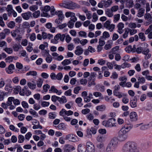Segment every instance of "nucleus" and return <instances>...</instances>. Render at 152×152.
Masks as SVG:
<instances>
[{
	"instance_id": "1",
	"label": "nucleus",
	"mask_w": 152,
	"mask_h": 152,
	"mask_svg": "<svg viewBox=\"0 0 152 152\" xmlns=\"http://www.w3.org/2000/svg\"><path fill=\"white\" fill-rule=\"evenodd\" d=\"M122 152H138L139 149L137 144L132 141H128L123 146Z\"/></svg>"
},
{
	"instance_id": "2",
	"label": "nucleus",
	"mask_w": 152,
	"mask_h": 152,
	"mask_svg": "<svg viewBox=\"0 0 152 152\" xmlns=\"http://www.w3.org/2000/svg\"><path fill=\"white\" fill-rule=\"evenodd\" d=\"M63 6L65 8L70 10H73L80 7L79 5L72 1H69L64 3L63 4Z\"/></svg>"
},
{
	"instance_id": "3",
	"label": "nucleus",
	"mask_w": 152,
	"mask_h": 152,
	"mask_svg": "<svg viewBox=\"0 0 152 152\" xmlns=\"http://www.w3.org/2000/svg\"><path fill=\"white\" fill-rule=\"evenodd\" d=\"M115 118H112L107 121H104L102 122V124L106 127H111L115 126L116 124L115 123Z\"/></svg>"
},
{
	"instance_id": "4",
	"label": "nucleus",
	"mask_w": 152,
	"mask_h": 152,
	"mask_svg": "<svg viewBox=\"0 0 152 152\" xmlns=\"http://www.w3.org/2000/svg\"><path fill=\"white\" fill-rule=\"evenodd\" d=\"M96 74L94 72H91L90 75V77L89 78L88 85L89 86H91L92 85H95V77Z\"/></svg>"
},
{
	"instance_id": "5",
	"label": "nucleus",
	"mask_w": 152,
	"mask_h": 152,
	"mask_svg": "<svg viewBox=\"0 0 152 152\" xmlns=\"http://www.w3.org/2000/svg\"><path fill=\"white\" fill-rule=\"evenodd\" d=\"M104 28L110 31H112L115 28V25L113 24H110V22L109 20L106 21L104 23Z\"/></svg>"
},
{
	"instance_id": "6",
	"label": "nucleus",
	"mask_w": 152,
	"mask_h": 152,
	"mask_svg": "<svg viewBox=\"0 0 152 152\" xmlns=\"http://www.w3.org/2000/svg\"><path fill=\"white\" fill-rule=\"evenodd\" d=\"M145 19L147 20L145 23L146 26H148L149 24L152 23V12L150 13H146L144 16Z\"/></svg>"
},
{
	"instance_id": "7",
	"label": "nucleus",
	"mask_w": 152,
	"mask_h": 152,
	"mask_svg": "<svg viewBox=\"0 0 152 152\" xmlns=\"http://www.w3.org/2000/svg\"><path fill=\"white\" fill-rule=\"evenodd\" d=\"M50 8L51 7L49 6H45L44 7L43 10L42 11L41 16L44 17H49L50 16L48 15L47 12L50 10Z\"/></svg>"
},
{
	"instance_id": "8",
	"label": "nucleus",
	"mask_w": 152,
	"mask_h": 152,
	"mask_svg": "<svg viewBox=\"0 0 152 152\" xmlns=\"http://www.w3.org/2000/svg\"><path fill=\"white\" fill-rule=\"evenodd\" d=\"M86 150L88 152H94L95 149L94 145L90 142H88L86 143Z\"/></svg>"
},
{
	"instance_id": "9",
	"label": "nucleus",
	"mask_w": 152,
	"mask_h": 152,
	"mask_svg": "<svg viewBox=\"0 0 152 152\" xmlns=\"http://www.w3.org/2000/svg\"><path fill=\"white\" fill-rule=\"evenodd\" d=\"M73 112L71 110L66 111L64 109H62L59 112L60 115L61 116H63L64 115L67 116L71 115H73Z\"/></svg>"
},
{
	"instance_id": "10",
	"label": "nucleus",
	"mask_w": 152,
	"mask_h": 152,
	"mask_svg": "<svg viewBox=\"0 0 152 152\" xmlns=\"http://www.w3.org/2000/svg\"><path fill=\"white\" fill-rule=\"evenodd\" d=\"M118 140L117 138L114 137L111 140L108 144L116 148L118 146Z\"/></svg>"
},
{
	"instance_id": "11",
	"label": "nucleus",
	"mask_w": 152,
	"mask_h": 152,
	"mask_svg": "<svg viewBox=\"0 0 152 152\" xmlns=\"http://www.w3.org/2000/svg\"><path fill=\"white\" fill-rule=\"evenodd\" d=\"M77 20V18L76 17L71 18L70 20L68 22L67 25L68 27L72 28L74 27V23Z\"/></svg>"
},
{
	"instance_id": "12",
	"label": "nucleus",
	"mask_w": 152,
	"mask_h": 152,
	"mask_svg": "<svg viewBox=\"0 0 152 152\" xmlns=\"http://www.w3.org/2000/svg\"><path fill=\"white\" fill-rule=\"evenodd\" d=\"M75 149V148L73 146L69 144L65 145L64 148L65 152H70Z\"/></svg>"
},
{
	"instance_id": "13",
	"label": "nucleus",
	"mask_w": 152,
	"mask_h": 152,
	"mask_svg": "<svg viewBox=\"0 0 152 152\" xmlns=\"http://www.w3.org/2000/svg\"><path fill=\"white\" fill-rule=\"evenodd\" d=\"M21 15L23 18L25 20H28L30 18H32V13L29 11L22 13Z\"/></svg>"
},
{
	"instance_id": "14",
	"label": "nucleus",
	"mask_w": 152,
	"mask_h": 152,
	"mask_svg": "<svg viewBox=\"0 0 152 152\" xmlns=\"http://www.w3.org/2000/svg\"><path fill=\"white\" fill-rule=\"evenodd\" d=\"M65 139L69 141L75 142L76 141L75 136L72 134H70L66 136Z\"/></svg>"
},
{
	"instance_id": "15",
	"label": "nucleus",
	"mask_w": 152,
	"mask_h": 152,
	"mask_svg": "<svg viewBox=\"0 0 152 152\" xmlns=\"http://www.w3.org/2000/svg\"><path fill=\"white\" fill-rule=\"evenodd\" d=\"M149 50L148 48L143 49V50H142V53L145 55V59H148L151 57V55L150 53H149Z\"/></svg>"
},
{
	"instance_id": "16",
	"label": "nucleus",
	"mask_w": 152,
	"mask_h": 152,
	"mask_svg": "<svg viewBox=\"0 0 152 152\" xmlns=\"http://www.w3.org/2000/svg\"><path fill=\"white\" fill-rule=\"evenodd\" d=\"M11 34L13 37H19V38H20L19 37L20 34V31L19 29H17L12 31L11 32Z\"/></svg>"
},
{
	"instance_id": "17",
	"label": "nucleus",
	"mask_w": 152,
	"mask_h": 152,
	"mask_svg": "<svg viewBox=\"0 0 152 152\" xmlns=\"http://www.w3.org/2000/svg\"><path fill=\"white\" fill-rule=\"evenodd\" d=\"M137 96L134 97V98L130 101V105L132 108H135L137 106Z\"/></svg>"
},
{
	"instance_id": "18",
	"label": "nucleus",
	"mask_w": 152,
	"mask_h": 152,
	"mask_svg": "<svg viewBox=\"0 0 152 152\" xmlns=\"http://www.w3.org/2000/svg\"><path fill=\"white\" fill-rule=\"evenodd\" d=\"M130 118L132 121H136L137 120V113L135 112H132L130 114Z\"/></svg>"
},
{
	"instance_id": "19",
	"label": "nucleus",
	"mask_w": 152,
	"mask_h": 152,
	"mask_svg": "<svg viewBox=\"0 0 152 152\" xmlns=\"http://www.w3.org/2000/svg\"><path fill=\"white\" fill-rule=\"evenodd\" d=\"M74 41L75 43L79 44L80 43L82 45H85L88 42L87 40L86 39L80 40V39H74Z\"/></svg>"
},
{
	"instance_id": "20",
	"label": "nucleus",
	"mask_w": 152,
	"mask_h": 152,
	"mask_svg": "<svg viewBox=\"0 0 152 152\" xmlns=\"http://www.w3.org/2000/svg\"><path fill=\"white\" fill-rule=\"evenodd\" d=\"M45 27L49 29L51 32L54 33L55 32L56 28L54 27H52V24L50 23H47L45 25Z\"/></svg>"
},
{
	"instance_id": "21",
	"label": "nucleus",
	"mask_w": 152,
	"mask_h": 152,
	"mask_svg": "<svg viewBox=\"0 0 152 152\" xmlns=\"http://www.w3.org/2000/svg\"><path fill=\"white\" fill-rule=\"evenodd\" d=\"M117 27L118 28V31L120 34H121L124 31L123 28L124 27V24L122 22L119 23L117 25Z\"/></svg>"
},
{
	"instance_id": "22",
	"label": "nucleus",
	"mask_w": 152,
	"mask_h": 152,
	"mask_svg": "<svg viewBox=\"0 0 152 152\" xmlns=\"http://www.w3.org/2000/svg\"><path fill=\"white\" fill-rule=\"evenodd\" d=\"M20 94L22 96H24L25 94H26V96H28L31 94V92L30 90L27 89L25 87L20 92Z\"/></svg>"
},
{
	"instance_id": "23",
	"label": "nucleus",
	"mask_w": 152,
	"mask_h": 152,
	"mask_svg": "<svg viewBox=\"0 0 152 152\" xmlns=\"http://www.w3.org/2000/svg\"><path fill=\"white\" fill-rule=\"evenodd\" d=\"M83 48L80 46H78L76 47V50L75 51V53L77 56L81 55L83 53Z\"/></svg>"
},
{
	"instance_id": "24",
	"label": "nucleus",
	"mask_w": 152,
	"mask_h": 152,
	"mask_svg": "<svg viewBox=\"0 0 152 152\" xmlns=\"http://www.w3.org/2000/svg\"><path fill=\"white\" fill-rule=\"evenodd\" d=\"M49 91H51L54 93H56L58 95H60L62 93L61 90L58 91L56 89L54 86H52L51 87L50 89L49 90Z\"/></svg>"
},
{
	"instance_id": "25",
	"label": "nucleus",
	"mask_w": 152,
	"mask_h": 152,
	"mask_svg": "<svg viewBox=\"0 0 152 152\" xmlns=\"http://www.w3.org/2000/svg\"><path fill=\"white\" fill-rule=\"evenodd\" d=\"M54 38H71L69 35L66 34H61L60 33L57 34Z\"/></svg>"
},
{
	"instance_id": "26",
	"label": "nucleus",
	"mask_w": 152,
	"mask_h": 152,
	"mask_svg": "<svg viewBox=\"0 0 152 152\" xmlns=\"http://www.w3.org/2000/svg\"><path fill=\"white\" fill-rule=\"evenodd\" d=\"M127 138V134H122L118 133V140L121 142L125 141Z\"/></svg>"
},
{
	"instance_id": "27",
	"label": "nucleus",
	"mask_w": 152,
	"mask_h": 152,
	"mask_svg": "<svg viewBox=\"0 0 152 152\" xmlns=\"http://www.w3.org/2000/svg\"><path fill=\"white\" fill-rule=\"evenodd\" d=\"M15 69L14 65L12 64H10L6 69V72L9 74H11L13 72V70Z\"/></svg>"
},
{
	"instance_id": "28",
	"label": "nucleus",
	"mask_w": 152,
	"mask_h": 152,
	"mask_svg": "<svg viewBox=\"0 0 152 152\" xmlns=\"http://www.w3.org/2000/svg\"><path fill=\"white\" fill-rule=\"evenodd\" d=\"M133 126L131 124H126L122 128L128 132L132 128Z\"/></svg>"
},
{
	"instance_id": "29",
	"label": "nucleus",
	"mask_w": 152,
	"mask_h": 152,
	"mask_svg": "<svg viewBox=\"0 0 152 152\" xmlns=\"http://www.w3.org/2000/svg\"><path fill=\"white\" fill-rule=\"evenodd\" d=\"M103 2L104 6L106 8L109 7L112 4L113 2L112 0H108L107 1L103 0L102 1Z\"/></svg>"
},
{
	"instance_id": "30",
	"label": "nucleus",
	"mask_w": 152,
	"mask_h": 152,
	"mask_svg": "<svg viewBox=\"0 0 152 152\" xmlns=\"http://www.w3.org/2000/svg\"><path fill=\"white\" fill-rule=\"evenodd\" d=\"M126 5L127 8H131L134 5V2L133 0H126Z\"/></svg>"
},
{
	"instance_id": "31",
	"label": "nucleus",
	"mask_w": 152,
	"mask_h": 152,
	"mask_svg": "<svg viewBox=\"0 0 152 152\" xmlns=\"http://www.w3.org/2000/svg\"><path fill=\"white\" fill-rule=\"evenodd\" d=\"M145 12V10L142 8H140L138 11V13L137 14V16L139 17H141L144 15Z\"/></svg>"
},
{
	"instance_id": "32",
	"label": "nucleus",
	"mask_w": 152,
	"mask_h": 152,
	"mask_svg": "<svg viewBox=\"0 0 152 152\" xmlns=\"http://www.w3.org/2000/svg\"><path fill=\"white\" fill-rule=\"evenodd\" d=\"M115 149V148L108 144L106 147V152H114Z\"/></svg>"
},
{
	"instance_id": "33",
	"label": "nucleus",
	"mask_w": 152,
	"mask_h": 152,
	"mask_svg": "<svg viewBox=\"0 0 152 152\" xmlns=\"http://www.w3.org/2000/svg\"><path fill=\"white\" fill-rule=\"evenodd\" d=\"M106 108V106L103 104L98 106L96 107V109L97 110L103 111L105 110Z\"/></svg>"
},
{
	"instance_id": "34",
	"label": "nucleus",
	"mask_w": 152,
	"mask_h": 152,
	"mask_svg": "<svg viewBox=\"0 0 152 152\" xmlns=\"http://www.w3.org/2000/svg\"><path fill=\"white\" fill-rule=\"evenodd\" d=\"M106 15L109 17H112L113 15V12L110 9H108L105 11Z\"/></svg>"
},
{
	"instance_id": "35",
	"label": "nucleus",
	"mask_w": 152,
	"mask_h": 152,
	"mask_svg": "<svg viewBox=\"0 0 152 152\" xmlns=\"http://www.w3.org/2000/svg\"><path fill=\"white\" fill-rule=\"evenodd\" d=\"M43 80L41 78H39L37 80V84L38 88H41L42 86Z\"/></svg>"
},
{
	"instance_id": "36",
	"label": "nucleus",
	"mask_w": 152,
	"mask_h": 152,
	"mask_svg": "<svg viewBox=\"0 0 152 152\" xmlns=\"http://www.w3.org/2000/svg\"><path fill=\"white\" fill-rule=\"evenodd\" d=\"M58 101L61 104L66 103L67 100L66 97L64 96H63L61 98L59 97Z\"/></svg>"
},
{
	"instance_id": "37",
	"label": "nucleus",
	"mask_w": 152,
	"mask_h": 152,
	"mask_svg": "<svg viewBox=\"0 0 152 152\" xmlns=\"http://www.w3.org/2000/svg\"><path fill=\"white\" fill-rule=\"evenodd\" d=\"M6 10L8 12V15L10 16L11 13L14 10L12 9V7L11 5H9L7 6L6 8Z\"/></svg>"
},
{
	"instance_id": "38",
	"label": "nucleus",
	"mask_w": 152,
	"mask_h": 152,
	"mask_svg": "<svg viewBox=\"0 0 152 152\" xmlns=\"http://www.w3.org/2000/svg\"><path fill=\"white\" fill-rule=\"evenodd\" d=\"M113 93L114 95L117 97L118 98H120L123 96L124 94H122L121 93L118 91H113Z\"/></svg>"
},
{
	"instance_id": "39",
	"label": "nucleus",
	"mask_w": 152,
	"mask_h": 152,
	"mask_svg": "<svg viewBox=\"0 0 152 152\" xmlns=\"http://www.w3.org/2000/svg\"><path fill=\"white\" fill-rule=\"evenodd\" d=\"M21 48H22V46L19 44H15L13 46V48L15 51H18Z\"/></svg>"
},
{
	"instance_id": "40",
	"label": "nucleus",
	"mask_w": 152,
	"mask_h": 152,
	"mask_svg": "<svg viewBox=\"0 0 152 152\" xmlns=\"http://www.w3.org/2000/svg\"><path fill=\"white\" fill-rule=\"evenodd\" d=\"M82 101V99L81 97H78L75 99V102L79 107H81L83 105V104L81 103Z\"/></svg>"
},
{
	"instance_id": "41",
	"label": "nucleus",
	"mask_w": 152,
	"mask_h": 152,
	"mask_svg": "<svg viewBox=\"0 0 152 152\" xmlns=\"http://www.w3.org/2000/svg\"><path fill=\"white\" fill-rule=\"evenodd\" d=\"M75 13L74 12H67L65 13V16L67 18L71 17V18L76 17L75 16Z\"/></svg>"
},
{
	"instance_id": "42",
	"label": "nucleus",
	"mask_w": 152,
	"mask_h": 152,
	"mask_svg": "<svg viewBox=\"0 0 152 152\" xmlns=\"http://www.w3.org/2000/svg\"><path fill=\"white\" fill-rule=\"evenodd\" d=\"M42 38H50L53 37L52 34H47L46 33L44 32H42Z\"/></svg>"
},
{
	"instance_id": "43",
	"label": "nucleus",
	"mask_w": 152,
	"mask_h": 152,
	"mask_svg": "<svg viewBox=\"0 0 152 152\" xmlns=\"http://www.w3.org/2000/svg\"><path fill=\"white\" fill-rule=\"evenodd\" d=\"M27 85L31 89L34 90L36 88V85L33 84L31 82H28L27 83Z\"/></svg>"
},
{
	"instance_id": "44",
	"label": "nucleus",
	"mask_w": 152,
	"mask_h": 152,
	"mask_svg": "<svg viewBox=\"0 0 152 152\" xmlns=\"http://www.w3.org/2000/svg\"><path fill=\"white\" fill-rule=\"evenodd\" d=\"M4 89L7 91L11 92L12 90V88L10 85L7 84L6 85Z\"/></svg>"
},
{
	"instance_id": "45",
	"label": "nucleus",
	"mask_w": 152,
	"mask_h": 152,
	"mask_svg": "<svg viewBox=\"0 0 152 152\" xmlns=\"http://www.w3.org/2000/svg\"><path fill=\"white\" fill-rule=\"evenodd\" d=\"M58 17V18H57L55 20V22L57 24H59L62 22L64 17L61 16Z\"/></svg>"
},
{
	"instance_id": "46",
	"label": "nucleus",
	"mask_w": 152,
	"mask_h": 152,
	"mask_svg": "<svg viewBox=\"0 0 152 152\" xmlns=\"http://www.w3.org/2000/svg\"><path fill=\"white\" fill-rule=\"evenodd\" d=\"M56 116V114L55 112L50 113L48 114L49 118L50 119H55Z\"/></svg>"
},
{
	"instance_id": "47",
	"label": "nucleus",
	"mask_w": 152,
	"mask_h": 152,
	"mask_svg": "<svg viewBox=\"0 0 152 152\" xmlns=\"http://www.w3.org/2000/svg\"><path fill=\"white\" fill-rule=\"evenodd\" d=\"M137 80L140 84H144L145 81V78L143 77H138Z\"/></svg>"
},
{
	"instance_id": "48",
	"label": "nucleus",
	"mask_w": 152,
	"mask_h": 152,
	"mask_svg": "<svg viewBox=\"0 0 152 152\" xmlns=\"http://www.w3.org/2000/svg\"><path fill=\"white\" fill-rule=\"evenodd\" d=\"M40 12L39 10L35 11L32 14L33 17L35 18H38L40 16Z\"/></svg>"
},
{
	"instance_id": "49",
	"label": "nucleus",
	"mask_w": 152,
	"mask_h": 152,
	"mask_svg": "<svg viewBox=\"0 0 152 152\" xmlns=\"http://www.w3.org/2000/svg\"><path fill=\"white\" fill-rule=\"evenodd\" d=\"M18 142L19 143H22L25 140L24 136L22 135H19L18 136Z\"/></svg>"
},
{
	"instance_id": "50",
	"label": "nucleus",
	"mask_w": 152,
	"mask_h": 152,
	"mask_svg": "<svg viewBox=\"0 0 152 152\" xmlns=\"http://www.w3.org/2000/svg\"><path fill=\"white\" fill-rule=\"evenodd\" d=\"M14 100V97H10L8 98L7 103L8 106H10L12 104V102Z\"/></svg>"
},
{
	"instance_id": "51",
	"label": "nucleus",
	"mask_w": 152,
	"mask_h": 152,
	"mask_svg": "<svg viewBox=\"0 0 152 152\" xmlns=\"http://www.w3.org/2000/svg\"><path fill=\"white\" fill-rule=\"evenodd\" d=\"M96 140L99 142H103L105 140V138L103 136H99L97 137Z\"/></svg>"
},
{
	"instance_id": "52",
	"label": "nucleus",
	"mask_w": 152,
	"mask_h": 152,
	"mask_svg": "<svg viewBox=\"0 0 152 152\" xmlns=\"http://www.w3.org/2000/svg\"><path fill=\"white\" fill-rule=\"evenodd\" d=\"M7 26L8 27L12 28L15 26V23L13 21H11L7 24Z\"/></svg>"
},
{
	"instance_id": "53",
	"label": "nucleus",
	"mask_w": 152,
	"mask_h": 152,
	"mask_svg": "<svg viewBox=\"0 0 152 152\" xmlns=\"http://www.w3.org/2000/svg\"><path fill=\"white\" fill-rule=\"evenodd\" d=\"M10 129L15 132H18L19 131V129L16 128L15 127L12 125H11L9 126Z\"/></svg>"
},
{
	"instance_id": "54",
	"label": "nucleus",
	"mask_w": 152,
	"mask_h": 152,
	"mask_svg": "<svg viewBox=\"0 0 152 152\" xmlns=\"http://www.w3.org/2000/svg\"><path fill=\"white\" fill-rule=\"evenodd\" d=\"M49 52V50H42V54L44 57L48 56L49 55L50 56Z\"/></svg>"
},
{
	"instance_id": "55",
	"label": "nucleus",
	"mask_w": 152,
	"mask_h": 152,
	"mask_svg": "<svg viewBox=\"0 0 152 152\" xmlns=\"http://www.w3.org/2000/svg\"><path fill=\"white\" fill-rule=\"evenodd\" d=\"M37 75V72L36 71H30L28 72L26 74V75L27 76L28 75H31L33 76H35Z\"/></svg>"
},
{
	"instance_id": "56",
	"label": "nucleus",
	"mask_w": 152,
	"mask_h": 152,
	"mask_svg": "<svg viewBox=\"0 0 152 152\" xmlns=\"http://www.w3.org/2000/svg\"><path fill=\"white\" fill-rule=\"evenodd\" d=\"M79 36L81 37H86L87 34L84 31H81L79 32Z\"/></svg>"
},
{
	"instance_id": "57",
	"label": "nucleus",
	"mask_w": 152,
	"mask_h": 152,
	"mask_svg": "<svg viewBox=\"0 0 152 152\" xmlns=\"http://www.w3.org/2000/svg\"><path fill=\"white\" fill-rule=\"evenodd\" d=\"M38 9V6L35 5H32L29 7V10L32 11H34Z\"/></svg>"
},
{
	"instance_id": "58",
	"label": "nucleus",
	"mask_w": 152,
	"mask_h": 152,
	"mask_svg": "<svg viewBox=\"0 0 152 152\" xmlns=\"http://www.w3.org/2000/svg\"><path fill=\"white\" fill-rule=\"evenodd\" d=\"M96 146L99 149L102 148L104 147V144L103 142H99L97 143Z\"/></svg>"
},
{
	"instance_id": "59",
	"label": "nucleus",
	"mask_w": 152,
	"mask_h": 152,
	"mask_svg": "<svg viewBox=\"0 0 152 152\" xmlns=\"http://www.w3.org/2000/svg\"><path fill=\"white\" fill-rule=\"evenodd\" d=\"M131 65L130 64L127 63H124L121 64V67L122 68L124 69L126 67H129Z\"/></svg>"
},
{
	"instance_id": "60",
	"label": "nucleus",
	"mask_w": 152,
	"mask_h": 152,
	"mask_svg": "<svg viewBox=\"0 0 152 152\" xmlns=\"http://www.w3.org/2000/svg\"><path fill=\"white\" fill-rule=\"evenodd\" d=\"M93 19L92 20V21L94 22H96L98 19L97 16L95 13H94L92 15Z\"/></svg>"
},
{
	"instance_id": "61",
	"label": "nucleus",
	"mask_w": 152,
	"mask_h": 152,
	"mask_svg": "<svg viewBox=\"0 0 152 152\" xmlns=\"http://www.w3.org/2000/svg\"><path fill=\"white\" fill-rule=\"evenodd\" d=\"M81 88V87L79 86L75 87L74 89V93L76 94H78L79 91L80 90Z\"/></svg>"
},
{
	"instance_id": "62",
	"label": "nucleus",
	"mask_w": 152,
	"mask_h": 152,
	"mask_svg": "<svg viewBox=\"0 0 152 152\" xmlns=\"http://www.w3.org/2000/svg\"><path fill=\"white\" fill-rule=\"evenodd\" d=\"M50 88V86L48 84H46L44 85L43 86V90L45 92H47L48 91V89Z\"/></svg>"
},
{
	"instance_id": "63",
	"label": "nucleus",
	"mask_w": 152,
	"mask_h": 152,
	"mask_svg": "<svg viewBox=\"0 0 152 152\" xmlns=\"http://www.w3.org/2000/svg\"><path fill=\"white\" fill-rule=\"evenodd\" d=\"M71 63V61L69 59H66L64 60L61 62V64L63 65H68Z\"/></svg>"
},
{
	"instance_id": "64",
	"label": "nucleus",
	"mask_w": 152,
	"mask_h": 152,
	"mask_svg": "<svg viewBox=\"0 0 152 152\" xmlns=\"http://www.w3.org/2000/svg\"><path fill=\"white\" fill-rule=\"evenodd\" d=\"M120 18V15L119 14L115 15L114 16V22L115 23L117 22L119 20Z\"/></svg>"
}]
</instances>
